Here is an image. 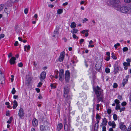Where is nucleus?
<instances>
[{
  "mask_svg": "<svg viewBox=\"0 0 131 131\" xmlns=\"http://www.w3.org/2000/svg\"><path fill=\"white\" fill-rule=\"evenodd\" d=\"M88 20V19L86 18H84V19H83V23H85L86 21H87Z\"/></svg>",
  "mask_w": 131,
  "mask_h": 131,
  "instance_id": "obj_57",
  "label": "nucleus"
},
{
  "mask_svg": "<svg viewBox=\"0 0 131 131\" xmlns=\"http://www.w3.org/2000/svg\"><path fill=\"white\" fill-rule=\"evenodd\" d=\"M126 61L127 62H130L131 61V59H129L128 58L126 59Z\"/></svg>",
  "mask_w": 131,
  "mask_h": 131,
  "instance_id": "obj_55",
  "label": "nucleus"
},
{
  "mask_svg": "<svg viewBox=\"0 0 131 131\" xmlns=\"http://www.w3.org/2000/svg\"><path fill=\"white\" fill-rule=\"evenodd\" d=\"M4 75L3 74L0 75V81L2 80H4Z\"/></svg>",
  "mask_w": 131,
  "mask_h": 131,
  "instance_id": "obj_37",
  "label": "nucleus"
},
{
  "mask_svg": "<svg viewBox=\"0 0 131 131\" xmlns=\"http://www.w3.org/2000/svg\"><path fill=\"white\" fill-rule=\"evenodd\" d=\"M120 11L125 14L131 13V5L121 7L120 8Z\"/></svg>",
  "mask_w": 131,
  "mask_h": 131,
  "instance_id": "obj_3",
  "label": "nucleus"
},
{
  "mask_svg": "<svg viewBox=\"0 0 131 131\" xmlns=\"http://www.w3.org/2000/svg\"><path fill=\"white\" fill-rule=\"evenodd\" d=\"M111 110L110 108H108L107 110V113L108 114H110L111 113Z\"/></svg>",
  "mask_w": 131,
  "mask_h": 131,
  "instance_id": "obj_40",
  "label": "nucleus"
},
{
  "mask_svg": "<svg viewBox=\"0 0 131 131\" xmlns=\"http://www.w3.org/2000/svg\"><path fill=\"white\" fill-rule=\"evenodd\" d=\"M4 12L6 13L7 14V15H8L9 13H8V11H7V8H5L4 10Z\"/></svg>",
  "mask_w": 131,
  "mask_h": 131,
  "instance_id": "obj_50",
  "label": "nucleus"
},
{
  "mask_svg": "<svg viewBox=\"0 0 131 131\" xmlns=\"http://www.w3.org/2000/svg\"><path fill=\"white\" fill-rule=\"evenodd\" d=\"M128 50V49L127 47H125L123 48V51L124 52H125L127 51Z\"/></svg>",
  "mask_w": 131,
  "mask_h": 131,
  "instance_id": "obj_38",
  "label": "nucleus"
},
{
  "mask_svg": "<svg viewBox=\"0 0 131 131\" xmlns=\"http://www.w3.org/2000/svg\"><path fill=\"white\" fill-rule=\"evenodd\" d=\"M42 83L41 82H40L37 85V87H40L42 85Z\"/></svg>",
  "mask_w": 131,
  "mask_h": 131,
  "instance_id": "obj_48",
  "label": "nucleus"
},
{
  "mask_svg": "<svg viewBox=\"0 0 131 131\" xmlns=\"http://www.w3.org/2000/svg\"><path fill=\"white\" fill-rule=\"evenodd\" d=\"M96 69L97 70H99L101 68L102 65L100 63H97L95 65Z\"/></svg>",
  "mask_w": 131,
  "mask_h": 131,
  "instance_id": "obj_20",
  "label": "nucleus"
},
{
  "mask_svg": "<svg viewBox=\"0 0 131 131\" xmlns=\"http://www.w3.org/2000/svg\"><path fill=\"white\" fill-rule=\"evenodd\" d=\"M63 12V10L62 9H59L57 10V13L58 14H62Z\"/></svg>",
  "mask_w": 131,
  "mask_h": 131,
  "instance_id": "obj_26",
  "label": "nucleus"
},
{
  "mask_svg": "<svg viewBox=\"0 0 131 131\" xmlns=\"http://www.w3.org/2000/svg\"><path fill=\"white\" fill-rule=\"evenodd\" d=\"M84 41V40L83 39H81L80 40V44H82V43Z\"/></svg>",
  "mask_w": 131,
  "mask_h": 131,
  "instance_id": "obj_60",
  "label": "nucleus"
},
{
  "mask_svg": "<svg viewBox=\"0 0 131 131\" xmlns=\"http://www.w3.org/2000/svg\"><path fill=\"white\" fill-rule=\"evenodd\" d=\"M106 127L105 126H104L102 127V131H106Z\"/></svg>",
  "mask_w": 131,
  "mask_h": 131,
  "instance_id": "obj_56",
  "label": "nucleus"
},
{
  "mask_svg": "<svg viewBox=\"0 0 131 131\" xmlns=\"http://www.w3.org/2000/svg\"><path fill=\"white\" fill-rule=\"evenodd\" d=\"M128 80L127 79H124L122 81V83L121 84V86L124 88L125 86L128 82Z\"/></svg>",
  "mask_w": 131,
  "mask_h": 131,
  "instance_id": "obj_16",
  "label": "nucleus"
},
{
  "mask_svg": "<svg viewBox=\"0 0 131 131\" xmlns=\"http://www.w3.org/2000/svg\"><path fill=\"white\" fill-rule=\"evenodd\" d=\"M111 57L113 58V59H116L117 57L113 55L111 56Z\"/></svg>",
  "mask_w": 131,
  "mask_h": 131,
  "instance_id": "obj_58",
  "label": "nucleus"
},
{
  "mask_svg": "<svg viewBox=\"0 0 131 131\" xmlns=\"http://www.w3.org/2000/svg\"><path fill=\"white\" fill-rule=\"evenodd\" d=\"M114 102L116 104V105H118L120 103L119 101L117 99L115 100Z\"/></svg>",
  "mask_w": 131,
  "mask_h": 131,
  "instance_id": "obj_34",
  "label": "nucleus"
},
{
  "mask_svg": "<svg viewBox=\"0 0 131 131\" xmlns=\"http://www.w3.org/2000/svg\"><path fill=\"white\" fill-rule=\"evenodd\" d=\"M28 8H26L24 10V12L25 14H27L28 12Z\"/></svg>",
  "mask_w": 131,
  "mask_h": 131,
  "instance_id": "obj_46",
  "label": "nucleus"
},
{
  "mask_svg": "<svg viewBox=\"0 0 131 131\" xmlns=\"http://www.w3.org/2000/svg\"><path fill=\"white\" fill-rule=\"evenodd\" d=\"M130 63L124 62L123 63V65L125 67L129 66H130Z\"/></svg>",
  "mask_w": 131,
  "mask_h": 131,
  "instance_id": "obj_27",
  "label": "nucleus"
},
{
  "mask_svg": "<svg viewBox=\"0 0 131 131\" xmlns=\"http://www.w3.org/2000/svg\"><path fill=\"white\" fill-rule=\"evenodd\" d=\"M117 86L118 85L116 83H114L113 87L114 88H116L117 87Z\"/></svg>",
  "mask_w": 131,
  "mask_h": 131,
  "instance_id": "obj_44",
  "label": "nucleus"
},
{
  "mask_svg": "<svg viewBox=\"0 0 131 131\" xmlns=\"http://www.w3.org/2000/svg\"><path fill=\"white\" fill-rule=\"evenodd\" d=\"M120 45V44L119 43H117L116 44H115L114 45V47L116 49L117 46H119Z\"/></svg>",
  "mask_w": 131,
  "mask_h": 131,
  "instance_id": "obj_41",
  "label": "nucleus"
},
{
  "mask_svg": "<svg viewBox=\"0 0 131 131\" xmlns=\"http://www.w3.org/2000/svg\"><path fill=\"white\" fill-rule=\"evenodd\" d=\"M93 89L97 98V103H98L100 101L102 102L103 98V90L98 86L96 88H94Z\"/></svg>",
  "mask_w": 131,
  "mask_h": 131,
  "instance_id": "obj_1",
  "label": "nucleus"
},
{
  "mask_svg": "<svg viewBox=\"0 0 131 131\" xmlns=\"http://www.w3.org/2000/svg\"><path fill=\"white\" fill-rule=\"evenodd\" d=\"M16 91L15 88H13L11 92L12 94H15L16 93Z\"/></svg>",
  "mask_w": 131,
  "mask_h": 131,
  "instance_id": "obj_33",
  "label": "nucleus"
},
{
  "mask_svg": "<svg viewBox=\"0 0 131 131\" xmlns=\"http://www.w3.org/2000/svg\"><path fill=\"white\" fill-rule=\"evenodd\" d=\"M65 75L66 81L67 83L69 82L70 78V74L69 70L66 71Z\"/></svg>",
  "mask_w": 131,
  "mask_h": 131,
  "instance_id": "obj_6",
  "label": "nucleus"
},
{
  "mask_svg": "<svg viewBox=\"0 0 131 131\" xmlns=\"http://www.w3.org/2000/svg\"><path fill=\"white\" fill-rule=\"evenodd\" d=\"M125 2L126 3H129L131 2V0H124Z\"/></svg>",
  "mask_w": 131,
  "mask_h": 131,
  "instance_id": "obj_54",
  "label": "nucleus"
},
{
  "mask_svg": "<svg viewBox=\"0 0 131 131\" xmlns=\"http://www.w3.org/2000/svg\"><path fill=\"white\" fill-rule=\"evenodd\" d=\"M46 73L44 71H43L40 75V78L41 81H42V80H44L46 78Z\"/></svg>",
  "mask_w": 131,
  "mask_h": 131,
  "instance_id": "obj_12",
  "label": "nucleus"
},
{
  "mask_svg": "<svg viewBox=\"0 0 131 131\" xmlns=\"http://www.w3.org/2000/svg\"><path fill=\"white\" fill-rule=\"evenodd\" d=\"M117 98L120 100H122L123 99L122 96L120 95L118 96Z\"/></svg>",
  "mask_w": 131,
  "mask_h": 131,
  "instance_id": "obj_49",
  "label": "nucleus"
},
{
  "mask_svg": "<svg viewBox=\"0 0 131 131\" xmlns=\"http://www.w3.org/2000/svg\"><path fill=\"white\" fill-rule=\"evenodd\" d=\"M36 90L38 93L40 91V90L38 88H36Z\"/></svg>",
  "mask_w": 131,
  "mask_h": 131,
  "instance_id": "obj_64",
  "label": "nucleus"
},
{
  "mask_svg": "<svg viewBox=\"0 0 131 131\" xmlns=\"http://www.w3.org/2000/svg\"><path fill=\"white\" fill-rule=\"evenodd\" d=\"M120 107L119 105H116L115 107V110H118V109H120Z\"/></svg>",
  "mask_w": 131,
  "mask_h": 131,
  "instance_id": "obj_35",
  "label": "nucleus"
},
{
  "mask_svg": "<svg viewBox=\"0 0 131 131\" xmlns=\"http://www.w3.org/2000/svg\"><path fill=\"white\" fill-rule=\"evenodd\" d=\"M119 128L122 131H124L125 130L126 127L125 125H124V123L120 122L119 123Z\"/></svg>",
  "mask_w": 131,
  "mask_h": 131,
  "instance_id": "obj_11",
  "label": "nucleus"
},
{
  "mask_svg": "<svg viewBox=\"0 0 131 131\" xmlns=\"http://www.w3.org/2000/svg\"><path fill=\"white\" fill-rule=\"evenodd\" d=\"M107 121L106 118H104L102 121V122L100 126H106L107 124Z\"/></svg>",
  "mask_w": 131,
  "mask_h": 131,
  "instance_id": "obj_17",
  "label": "nucleus"
},
{
  "mask_svg": "<svg viewBox=\"0 0 131 131\" xmlns=\"http://www.w3.org/2000/svg\"><path fill=\"white\" fill-rule=\"evenodd\" d=\"M99 124H95L94 126V130L97 131L99 128Z\"/></svg>",
  "mask_w": 131,
  "mask_h": 131,
  "instance_id": "obj_29",
  "label": "nucleus"
},
{
  "mask_svg": "<svg viewBox=\"0 0 131 131\" xmlns=\"http://www.w3.org/2000/svg\"><path fill=\"white\" fill-rule=\"evenodd\" d=\"M13 118L12 117H10V118L7 121V123L8 124H10L11 123L13 119Z\"/></svg>",
  "mask_w": 131,
  "mask_h": 131,
  "instance_id": "obj_28",
  "label": "nucleus"
},
{
  "mask_svg": "<svg viewBox=\"0 0 131 131\" xmlns=\"http://www.w3.org/2000/svg\"><path fill=\"white\" fill-rule=\"evenodd\" d=\"M63 125L61 123H60L58 124L57 128H58V131H59L62 128Z\"/></svg>",
  "mask_w": 131,
  "mask_h": 131,
  "instance_id": "obj_21",
  "label": "nucleus"
},
{
  "mask_svg": "<svg viewBox=\"0 0 131 131\" xmlns=\"http://www.w3.org/2000/svg\"><path fill=\"white\" fill-rule=\"evenodd\" d=\"M67 118H66L64 119L63 124L64 129L65 131H72L74 129L72 128L71 126L70 123L71 122V119L69 117L68 118V124H67Z\"/></svg>",
  "mask_w": 131,
  "mask_h": 131,
  "instance_id": "obj_2",
  "label": "nucleus"
},
{
  "mask_svg": "<svg viewBox=\"0 0 131 131\" xmlns=\"http://www.w3.org/2000/svg\"><path fill=\"white\" fill-rule=\"evenodd\" d=\"M101 116L99 115L98 113L96 114V119L100 120L101 119Z\"/></svg>",
  "mask_w": 131,
  "mask_h": 131,
  "instance_id": "obj_30",
  "label": "nucleus"
},
{
  "mask_svg": "<svg viewBox=\"0 0 131 131\" xmlns=\"http://www.w3.org/2000/svg\"><path fill=\"white\" fill-rule=\"evenodd\" d=\"M38 121L36 118H34L32 120V125L34 127L37 126L38 125Z\"/></svg>",
  "mask_w": 131,
  "mask_h": 131,
  "instance_id": "obj_15",
  "label": "nucleus"
},
{
  "mask_svg": "<svg viewBox=\"0 0 131 131\" xmlns=\"http://www.w3.org/2000/svg\"><path fill=\"white\" fill-rule=\"evenodd\" d=\"M73 37L75 39H78V37L76 36L75 34H73L72 35Z\"/></svg>",
  "mask_w": 131,
  "mask_h": 131,
  "instance_id": "obj_45",
  "label": "nucleus"
},
{
  "mask_svg": "<svg viewBox=\"0 0 131 131\" xmlns=\"http://www.w3.org/2000/svg\"><path fill=\"white\" fill-rule=\"evenodd\" d=\"M59 27H56V29L55 30L54 32V35H53L52 36L53 37H54L56 35H58L59 33Z\"/></svg>",
  "mask_w": 131,
  "mask_h": 131,
  "instance_id": "obj_19",
  "label": "nucleus"
},
{
  "mask_svg": "<svg viewBox=\"0 0 131 131\" xmlns=\"http://www.w3.org/2000/svg\"><path fill=\"white\" fill-rule=\"evenodd\" d=\"M64 70L63 69H61L60 71L59 78V80L61 81H63V78L64 77Z\"/></svg>",
  "mask_w": 131,
  "mask_h": 131,
  "instance_id": "obj_8",
  "label": "nucleus"
},
{
  "mask_svg": "<svg viewBox=\"0 0 131 131\" xmlns=\"http://www.w3.org/2000/svg\"><path fill=\"white\" fill-rule=\"evenodd\" d=\"M18 42L16 41L15 42V43L14 44V45L15 46H17L18 45Z\"/></svg>",
  "mask_w": 131,
  "mask_h": 131,
  "instance_id": "obj_61",
  "label": "nucleus"
},
{
  "mask_svg": "<svg viewBox=\"0 0 131 131\" xmlns=\"http://www.w3.org/2000/svg\"><path fill=\"white\" fill-rule=\"evenodd\" d=\"M107 2L110 5H114L116 4H118L119 2V0H107Z\"/></svg>",
  "mask_w": 131,
  "mask_h": 131,
  "instance_id": "obj_5",
  "label": "nucleus"
},
{
  "mask_svg": "<svg viewBox=\"0 0 131 131\" xmlns=\"http://www.w3.org/2000/svg\"><path fill=\"white\" fill-rule=\"evenodd\" d=\"M113 118L115 121H116V120H117V116L116 114H114L113 115Z\"/></svg>",
  "mask_w": 131,
  "mask_h": 131,
  "instance_id": "obj_31",
  "label": "nucleus"
},
{
  "mask_svg": "<svg viewBox=\"0 0 131 131\" xmlns=\"http://www.w3.org/2000/svg\"><path fill=\"white\" fill-rule=\"evenodd\" d=\"M50 86L52 89H55L56 88V86L55 85H54L52 84H51Z\"/></svg>",
  "mask_w": 131,
  "mask_h": 131,
  "instance_id": "obj_42",
  "label": "nucleus"
},
{
  "mask_svg": "<svg viewBox=\"0 0 131 131\" xmlns=\"http://www.w3.org/2000/svg\"><path fill=\"white\" fill-rule=\"evenodd\" d=\"M19 1V0H11L10 1L14 3L16 2L17 1Z\"/></svg>",
  "mask_w": 131,
  "mask_h": 131,
  "instance_id": "obj_63",
  "label": "nucleus"
},
{
  "mask_svg": "<svg viewBox=\"0 0 131 131\" xmlns=\"http://www.w3.org/2000/svg\"><path fill=\"white\" fill-rule=\"evenodd\" d=\"M78 30L75 28H73L72 30H71V32L73 34H76L78 32Z\"/></svg>",
  "mask_w": 131,
  "mask_h": 131,
  "instance_id": "obj_25",
  "label": "nucleus"
},
{
  "mask_svg": "<svg viewBox=\"0 0 131 131\" xmlns=\"http://www.w3.org/2000/svg\"><path fill=\"white\" fill-rule=\"evenodd\" d=\"M16 60V58L15 57H12L9 60V62L11 64H14L15 63Z\"/></svg>",
  "mask_w": 131,
  "mask_h": 131,
  "instance_id": "obj_18",
  "label": "nucleus"
},
{
  "mask_svg": "<svg viewBox=\"0 0 131 131\" xmlns=\"http://www.w3.org/2000/svg\"><path fill=\"white\" fill-rule=\"evenodd\" d=\"M63 96L65 98V100L66 101L72 99L71 97L69 95V93L63 94Z\"/></svg>",
  "mask_w": 131,
  "mask_h": 131,
  "instance_id": "obj_13",
  "label": "nucleus"
},
{
  "mask_svg": "<svg viewBox=\"0 0 131 131\" xmlns=\"http://www.w3.org/2000/svg\"><path fill=\"white\" fill-rule=\"evenodd\" d=\"M85 32H89V30H83L81 31V33L82 34H84L85 33Z\"/></svg>",
  "mask_w": 131,
  "mask_h": 131,
  "instance_id": "obj_47",
  "label": "nucleus"
},
{
  "mask_svg": "<svg viewBox=\"0 0 131 131\" xmlns=\"http://www.w3.org/2000/svg\"><path fill=\"white\" fill-rule=\"evenodd\" d=\"M18 66L19 67H22L23 66V64L22 62H20L18 64Z\"/></svg>",
  "mask_w": 131,
  "mask_h": 131,
  "instance_id": "obj_43",
  "label": "nucleus"
},
{
  "mask_svg": "<svg viewBox=\"0 0 131 131\" xmlns=\"http://www.w3.org/2000/svg\"><path fill=\"white\" fill-rule=\"evenodd\" d=\"M95 101V99L94 98L93 100V107H94Z\"/></svg>",
  "mask_w": 131,
  "mask_h": 131,
  "instance_id": "obj_59",
  "label": "nucleus"
},
{
  "mask_svg": "<svg viewBox=\"0 0 131 131\" xmlns=\"http://www.w3.org/2000/svg\"><path fill=\"white\" fill-rule=\"evenodd\" d=\"M113 123L112 124L111 126H112L113 128H115L116 126V125L114 121H113Z\"/></svg>",
  "mask_w": 131,
  "mask_h": 131,
  "instance_id": "obj_39",
  "label": "nucleus"
},
{
  "mask_svg": "<svg viewBox=\"0 0 131 131\" xmlns=\"http://www.w3.org/2000/svg\"><path fill=\"white\" fill-rule=\"evenodd\" d=\"M76 26V24L74 22L72 23L71 24L70 27L71 28H75Z\"/></svg>",
  "mask_w": 131,
  "mask_h": 131,
  "instance_id": "obj_24",
  "label": "nucleus"
},
{
  "mask_svg": "<svg viewBox=\"0 0 131 131\" xmlns=\"http://www.w3.org/2000/svg\"><path fill=\"white\" fill-rule=\"evenodd\" d=\"M114 73L115 74H116L118 72V71L119 69V66L118 65V63L117 62H116L114 64Z\"/></svg>",
  "mask_w": 131,
  "mask_h": 131,
  "instance_id": "obj_10",
  "label": "nucleus"
},
{
  "mask_svg": "<svg viewBox=\"0 0 131 131\" xmlns=\"http://www.w3.org/2000/svg\"><path fill=\"white\" fill-rule=\"evenodd\" d=\"M105 71L107 73H109L110 72V69L109 68H106L105 69Z\"/></svg>",
  "mask_w": 131,
  "mask_h": 131,
  "instance_id": "obj_32",
  "label": "nucleus"
},
{
  "mask_svg": "<svg viewBox=\"0 0 131 131\" xmlns=\"http://www.w3.org/2000/svg\"><path fill=\"white\" fill-rule=\"evenodd\" d=\"M113 123V122H111V121H109L108 123V124L110 126H111Z\"/></svg>",
  "mask_w": 131,
  "mask_h": 131,
  "instance_id": "obj_62",
  "label": "nucleus"
},
{
  "mask_svg": "<svg viewBox=\"0 0 131 131\" xmlns=\"http://www.w3.org/2000/svg\"><path fill=\"white\" fill-rule=\"evenodd\" d=\"M110 56H108L106 57V59H105V60H106V61H108L110 60Z\"/></svg>",
  "mask_w": 131,
  "mask_h": 131,
  "instance_id": "obj_52",
  "label": "nucleus"
},
{
  "mask_svg": "<svg viewBox=\"0 0 131 131\" xmlns=\"http://www.w3.org/2000/svg\"><path fill=\"white\" fill-rule=\"evenodd\" d=\"M30 48V47L29 45H28L27 46L26 45H25L24 46V51H26V49L28 51V50Z\"/></svg>",
  "mask_w": 131,
  "mask_h": 131,
  "instance_id": "obj_23",
  "label": "nucleus"
},
{
  "mask_svg": "<svg viewBox=\"0 0 131 131\" xmlns=\"http://www.w3.org/2000/svg\"><path fill=\"white\" fill-rule=\"evenodd\" d=\"M49 124V123L47 121H45L43 125L40 126V130L41 131H49L50 128L47 126Z\"/></svg>",
  "mask_w": 131,
  "mask_h": 131,
  "instance_id": "obj_4",
  "label": "nucleus"
},
{
  "mask_svg": "<svg viewBox=\"0 0 131 131\" xmlns=\"http://www.w3.org/2000/svg\"><path fill=\"white\" fill-rule=\"evenodd\" d=\"M4 7V5L1 4L0 5V11H1Z\"/></svg>",
  "mask_w": 131,
  "mask_h": 131,
  "instance_id": "obj_36",
  "label": "nucleus"
},
{
  "mask_svg": "<svg viewBox=\"0 0 131 131\" xmlns=\"http://www.w3.org/2000/svg\"><path fill=\"white\" fill-rule=\"evenodd\" d=\"M127 103L125 102H123L121 104V105L122 106H124L126 105Z\"/></svg>",
  "mask_w": 131,
  "mask_h": 131,
  "instance_id": "obj_51",
  "label": "nucleus"
},
{
  "mask_svg": "<svg viewBox=\"0 0 131 131\" xmlns=\"http://www.w3.org/2000/svg\"><path fill=\"white\" fill-rule=\"evenodd\" d=\"M13 103L14 105L13 107V109H15L16 108V107L17 106L18 104L16 100L14 101Z\"/></svg>",
  "mask_w": 131,
  "mask_h": 131,
  "instance_id": "obj_22",
  "label": "nucleus"
},
{
  "mask_svg": "<svg viewBox=\"0 0 131 131\" xmlns=\"http://www.w3.org/2000/svg\"><path fill=\"white\" fill-rule=\"evenodd\" d=\"M100 105L99 104H97V105H96V109L97 110H99V108L100 107Z\"/></svg>",
  "mask_w": 131,
  "mask_h": 131,
  "instance_id": "obj_53",
  "label": "nucleus"
},
{
  "mask_svg": "<svg viewBox=\"0 0 131 131\" xmlns=\"http://www.w3.org/2000/svg\"><path fill=\"white\" fill-rule=\"evenodd\" d=\"M25 115L23 109L21 107H20L18 115L19 117L21 119Z\"/></svg>",
  "mask_w": 131,
  "mask_h": 131,
  "instance_id": "obj_7",
  "label": "nucleus"
},
{
  "mask_svg": "<svg viewBox=\"0 0 131 131\" xmlns=\"http://www.w3.org/2000/svg\"><path fill=\"white\" fill-rule=\"evenodd\" d=\"M65 56V53L63 51L61 53L59 58V61L60 62H62Z\"/></svg>",
  "mask_w": 131,
  "mask_h": 131,
  "instance_id": "obj_9",
  "label": "nucleus"
},
{
  "mask_svg": "<svg viewBox=\"0 0 131 131\" xmlns=\"http://www.w3.org/2000/svg\"><path fill=\"white\" fill-rule=\"evenodd\" d=\"M70 88L68 85L65 86L64 88L63 94L69 93Z\"/></svg>",
  "mask_w": 131,
  "mask_h": 131,
  "instance_id": "obj_14",
  "label": "nucleus"
}]
</instances>
